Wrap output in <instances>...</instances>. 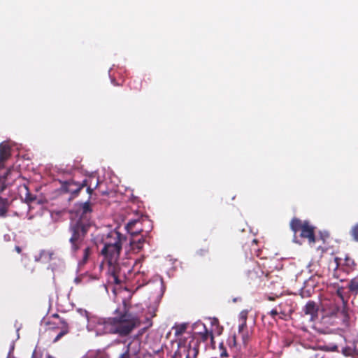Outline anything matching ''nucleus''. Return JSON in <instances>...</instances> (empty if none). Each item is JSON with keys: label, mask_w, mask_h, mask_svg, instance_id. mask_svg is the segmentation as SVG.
<instances>
[{"label": "nucleus", "mask_w": 358, "mask_h": 358, "mask_svg": "<svg viewBox=\"0 0 358 358\" xmlns=\"http://www.w3.org/2000/svg\"><path fill=\"white\" fill-rule=\"evenodd\" d=\"M198 323H199V322L194 324V325H193L194 331H201V327H196V325Z\"/></svg>", "instance_id": "34"}, {"label": "nucleus", "mask_w": 358, "mask_h": 358, "mask_svg": "<svg viewBox=\"0 0 358 358\" xmlns=\"http://www.w3.org/2000/svg\"><path fill=\"white\" fill-rule=\"evenodd\" d=\"M233 339H234V344H235L236 343V336H234Z\"/></svg>", "instance_id": "39"}, {"label": "nucleus", "mask_w": 358, "mask_h": 358, "mask_svg": "<svg viewBox=\"0 0 358 358\" xmlns=\"http://www.w3.org/2000/svg\"><path fill=\"white\" fill-rule=\"evenodd\" d=\"M99 358H109V357H108V356L106 355V356L100 357Z\"/></svg>", "instance_id": "38"}, {"label": "nucleus", "mask_w": 358, "mask_h": 358, "mask_svg": "<svg viewBox=\"0 0 358 358\" xmlns=\"http://www.w3.org/2000/svg\"><path fill=\"white\" fill-rule=\"evenodd\" d=\"M119 358H131L129 348L126 350V352L122 353Z\"/></svg>", "instance_id": "30"}, {"label": "nucleus", "mask_w": 358, "mask_h": 358, "mask_svg": "<svg viewBox=\"0 0 358 358\" xmlns=\"http://www.w3.org/2000/svg\"><path fill=\"white\" fill-rule=\"evenodd\" d=\"M144 222H150V221L147 216L141 215L136 219L129 220L125 227L126 230L132 236H137L144 231L142 227Z\"/></svg>", "instance_id": "7"}, {"label": "nucleus", "mask_w": 358, "mask_h": 358, "mask_svg": "<svg viewBox=\"0 0 358 358\" xmlns=\"http://www.w3.org/2000/svg\"><path fill=\"white\" fill-rule=\"evenodd\" d=\"M129 86L131 90H132L135 92H138L141 90L142 82L140 80H131L129 83Z\"/></svg>", "instance_id": "21"}, {"label": "nucleus", "mask_w": 358, "mask_h": 358, "mask_svg": "<svg viewBox=\"0 0 358 358\" xmlns=\"http://www.w3.org/2000/svg\"><path fill=\"white\" fill-rule=\"evenodd\" d=\"M15 250L17 253H19V254H20V253H21V252H22V249H21V248H20V246H17V245H16V246L15 247Z\"/></svg>", "instance_id": "33"}, {"label": "nucleus", "mask_w": 358, "mask_h": 358, "mask_svg": "<svg viewBox=\"0 0 358 358\" xmlns=\"http://www.w3.org/2000/svg\"><path fill=\"white\" fill-rule=\"evenodd\" d=\"M175 329V335L176 336H180L182 335L186 330L187 326L185 324H181L179 325H177L174 327Z\"/></svg>", "instance_id": "25"}, {"label": "nucleus", "mask_w": 358, "mask_h": 358, "mask_svg": "<svg viewBox=\"0 0 358 358\" xmlns=\"http://www.w3.org/2000/svg\"><path fill=\"white\" fill-rule=\"evenodd\" d=\"M132 268L126 264L115 263L109 265L108 271V282L120 285L130 278Z\"/></svg>", "instance_id": "4"}, {"label": "nucleus", "mask_w": 358, "mask_h": 358, "mask_svg": "<svg viewBox=\"0 0 358 358\" xmlns=\"http://www.w3.org/2000/svg\"><path fill=\"white\" fill-rule=\"evenodd\" d=\"M247 327V324L245 322V318H244L243 322L239 325L238 327V333H243L244 332L245 329Z\"/></svg>", "instance_id": "28"}, {"label": "nucleus", "mask_w": 358, "mask_h": 358, "mask_svg": "<svg viewBox=\"0 0 358 358\" xmlns=\"http://www.w3.org/2000/svg\"><path fill=\"white\" fill-rule=\"evenodd\" d=\"M86 182V181H83L81 183L76 182L73 180L64 181L62 183L61 188L64 192L71 193L73 197H76L87 185Z\"/></svg>", "instance_id": "8"}, {"label": "nucleus", "mask_w": 358, "mask_h": 358, "mask_svg": "<svg viewBox=\"0 0 358 358\" xmlns=\"http://www.w3.org/2000/svg\"><path fill=\"white\" fill-rule=\"evenodd\" d=\"M53 317H57V318H59V324H60V327L59 328L61 329V331L57 335V336L55 338V339L53 340V342L54 343H56L62 337H63L64 336H65L66 334H67L69 332V324L68 323L66 322V320H64V319L62 318H60L59 316L57 315V314H55L53 315Z\"/></svg>", "instance_id": "10"}, {"label": "nucleus", "mask_w": 358, "mask_h": 358, "mask_svg": "<svg viewBox=\"0 0 358 358\" xmlns=\"http://www.w3.org/2000/svg\"><path fill=\"white\" fill-rule=\"evenodd\" d=\"M127 241V237L117 230L110 231L103 240V247L101 255L108 265L117 263L122 249V245Z\"/></svg>", "instance_id": "3"}, {"label": "nucleus", "mask_w": 358, "mask_h": 358, "mask_svg": "<svg viewBox=\"0 0 358 358\" xmlns=\"http://www.w3.org/2000/svg\"><path fill=\"white\" fill-rule=\"evenodd\" d=\"M122 306V310H115V317L98 318L93 321L98 324L99 331L103 334L126 337L141 325L140 317L131 311V306L126 301H123Z\"/></svg>", "instance_id": "1"}, {"label": "nucleus", "mask_w": 358, "mask_h": 358, "mask_svg": "<svg viewBox=\"0 0 358 358\" xmlns=\"http://www.w3.org/2000/svg\"><path fill=\"white\" fill-rule=\"evenodd\" d=\"M303 311L306 315H309L311 318H313L317 313V308L315 302L309 301L303 308Z\"/></svg>", "instance_id": "13"}, {"label": "nucleus", "mask_w": 358, "mask_h": 358, "mask_svg": "<svg viewBox=\"0 0 358 358\" xmlns=\"http://www.w3.org/2000/svg\"><path fill=\"white\" fill-rule=\"evenodd\" d=\"M348 288L350 292L355 294H358V278H352L348 284Z\"/></svg>", "instance_id": "22"}, {"label": "nucleus", "mask_w": 358, "mask_h": 358, "mask_svg": "<svg viewBox=\"0 0 358 358\" xmlns=\"http://www.w3.org/2000/svg\"><path fill=\"white\" fill-rule=\"evenodd\" d=\"M93 178L90 177L89 178H86L85 180H83V181H86V185L84 186L87 187L86 189V191L87 192V194L90 195V198L92 196V194L94 191V189H96L99 184H100V181L99 180V178L96 179V182L94 183V186L92 187V182H93Z\"/></svg>", "instance_id": "15"}, {"label": "nucleus", "mask_w": 358, "mask_h": 358, "mask_svg": "<svg viewBox=\"0 0 358 358\" xmlns=\"http://www.w3.org/2000/svg\"><path fill=\"white\" fill-rule=\"evenodd\" d=\"M289 227L294 235L300 232L299 236L301 238L307 239L310 244L315 243V227L309 221H302L299 218L293 217L289 222Z\"/></svg>", "instance_id": "5"}, {"label": "nucleus", "mask_w": 358, "mask_h": 358, "mask_svg": "<svg viewBox=\"0 0 358 358\" xmlns=\"http://www.w3.org/2000/svg\"><path fill=\"white\" fill-rule=\"evenodd\" d=\"M334 261H335V262L336 264V268H338L339 264H340L341 259L338 258V257H335Z\"/></svg>", "instance_id": "32"}, {"label": "nucleus", "mask_w": 358, "mask_h": 358, "mask_svg": "<svg viewBox=\"0 0 358 358\" xmlns=\"http://www.w3.org/2000/svg\"><path fill=\"white\" fill-rule=\"evenodd\" d=\"M350 234L352 239L358 243V222L352 227Z\"/></svg>", "instance_id": "24"}, {"label": "nucleus", "mask_w": 358, "mask_h": 358, "mask_svg": "<svg viewBox=\"0 0 358 358\" xmlns=\"http://www.w3.org/2000/svg\"><path fill=\"white\" fill-rule=\"evenodd\" d=\"M6 177H0V192H3L6 188Z\"/></svg>", "instance_id": "27"}, {"label": "nucleus", "mask_w": 358, "mask_h": 358, "mask_svg": "<svg viewBox=\"0 0 358 358\" xmlns=\"http://www.w3.org/2000/svg\"><path fill=\"white\" fill-rule=\"evenodd\" d=\"M145 243V238L143 236H141L136 239L133 236L129 243L131 250L135 252H138L143 248Z\"/></svg>", "instance_id": "12"}, {"label": "nucleus", "mask_w": 358, "mask_h": 358, "mask_svg": "<svg viewBox=\"0 0 358 358\" xmlns=\"http://www.w3.org/2000/svg\"><path fill=\"white\" fill-rule=\"evenodd\" d=\"M10 207V202L7 198L0 196V217H5Z\"/></svg>", "instance_id": "16"}, {"label": "nucleus", "mask_w": 358, "mask_h": 358, "mask_svg": "<svg viewBox=\"0 0 358 358\" xmlns=\"http://www.w3.org/2000/svg\"><path fill=\"white\" fill-rule=\"evenodd\" d=\"M211 324L212 326L215 327V329L213 330V331H214L217 336H220L222 334L223 327L220 324L217 318H214Z\"/></svg>", "instance_id": "23"}, {"label": "nucleus", "mask_w": 358, "mask_h": 358, "mask_svg": "<svg viewBox=\"0 0 358 358\" xmlns=\"http://www.w3.org/2000/svg\"><path fill=\"white\" fill-rule=\"evenodd\" d=\"M268 299H269V300H273V298L269 297V298H268Z\"/></svg>", "instance_id": "41"}, {"label": "nucleus", "mask_w": 358, "mask_h": 358, "mask_svg": "<svg viewBox=\"0 0 358 358\" xmlns=\"http://www.w3.org/2000/svg\"><path fill=\"white\" fill-rule=\"evenodd\" d=\"M208 252V250L206 249V250H201L199 251V254L201 255H203L205 253H207Z\"/></svg>", "instance_id": "35"}, {"label": "nucleus", "mask_w": 358, "mask_h": 358, "mask_svg": "<svg viewBox=\"0 0 358 358\" xmlns=\"http://www.w3.org/2000/svg\"><path fill=\"white\" fill-rule=\"evenodd\" d=\"M269 315L271 316L273 319H275V317L277 315H280L279 318L284 319V317H286L287 315L285 311L282 310L281 304H279L278 307L271 310L269 313Z\"/></svg>", "instance_id": "19"}, {"label": "nucleus", "mask_w": 358, "mask_h": 358, "mask_svg": "<svg viewBox=\"0 0 358 358\" xmlns=\"http://www.w3.org/2000/svg\"><path fill=\"white\" fill-rule=\"evenodd\" d=\"M244 318H245V321H246L247 320V313L242 312L241 313V319L242 322H243Z\"/></svg>", "instance_id": "31"}, {"label": "nucleus", "mask_w": 358, "mask_h": 358, "mask_svg": "<svg viewBox=\"0 0 358 358\" xmlns=\"http://www.w3.org/2000/svg\"><path fill=\"white\" fill-rule=\"evenodd\" d=\"M328 315L333 317H342L343 320L348 318V310L343 303L342 307L336 304L335 302L331 303L327 310Z\"/></svg>", "instance_id": "9"}, {"label": "nucleus", "mask_w": 358, "mask_h": 358, "mask_svg": "<svg viewBox=\"0 0 358 358\" xmlns=\"http://www.w3.org/2000/svg\"><path fill=\"white\" fill-rule=\"evenodd\" d=\"M199 353V348L197 345L192 346L191 343L189 344L188 349L187 350V355L185 358H196Z\"/></svg>", "instance_id": "20"}, {"label": "nucleus", "mask_w": 358, "mask_h": 358, "mask_svg": "<svg viewBox=\"0 0 358 358\" xmlns=\"http://www.w3.org/2000/svg\"><path fill=\"white\" fill-rule=\"evenodd\" d=\"M344 271L349 273L355 271L357 268V264L355 260L350 256L346 255L344 259V263L343 264Z\"/></svg>", "instance_id": "14"}, {"label": "nucleus", "mask_w": 358, "mask_h": 358, "mask_svg": "<svg viewBox=\"0 0 358 358\" xmlns=\"http://www.w3.org/2000/svg\"><path fill=\"white\" fill-rule=\"evenodd\" d=\"M20 192L22 194L21 196L23 198L24 202L27 203H31V202L34 201L36 199V196L30 192L28 186L26 185H23L21 187Z\"/></svg>", "instance_id": "11"}, {"label": "nucleus", "mask_w": 358, "mask_h": 358, "mask_svg": "<svg viewBox=\"0 0 358 358\" xmlns=\"http://www.w3.org/2000/svg\"><path fill=\"white\" fill-rule=\"evenodd\" d=\"M92 204L88 200L76 206L71 213L69 226V243L73 252H77L85 244L87 234L93 224Z\"/></svg>", "instance_id": "2"}, {"label": "nucleus", "mask_w": 358, "mask_h": 358, "mask_svg": "<svg viewBox=\"0 0 358 358\" xmlns=\"http://www.w3.org/2000/svg\"><path fill=\"white\" fill-rule=\"evenodd\" d=\"M221 356H222V357H223V356H227V354L226 350H225L224 352H222V353H221Z\"/></svg>", "instance_id": "37"}, {"label": "nucleus", "mask_w": 358, "mask_h": 358, "mask_svg": "<svg viewBox=\"0 0 358 358\" xmlns=\"http://www.w3.org/2000/svg\"><path fill=\"white\" fill-rule=\"evenodd\" d=\"M242 336V338H243V343L244 345H246L247 344V342H248V333H245V332H243V333H240Z\"/></svg>", "instance_id": "29"}, {"label": "nucleus", "mask_w": 358, "mask_h": 358, "mask_svg": "<svg viewBox=\"0 0 358 358\" xmlns=\"http://www.w3.org/2000/svg\"><path fill=\"white\" fill-rule=\"evenodd\" d=\"M47 358H54V357L49 355L47 356Z\"/></svg>", "instance_id": "40"}, {"label": "nucleus", "mask_w": 358, "mask_h": 358, "mask_svg": "<svg viewBox=\"0 0 358 358\" xmlns=\"http://www.w3.org/2000/svg\"><path fill=\"white\" fill-rule=\"evenodd\" d=\"M258 243V241L257 239H253L252 241V245H257Z\"/></svg>", "instance_id": "36"}, {"label": "nucleus", "mask_w": 358, "mask_h": 358, "mask_svg": "<svg viewBox=\"0 0 358 358\" xmlns=\"http://www.w3.org/2000/svg\"><path fill=\"white\" fill-rule=\"evenodd\" d=\"M92 253V248L90 246L86 247L83 250V257L80 260L79 264L80 266L86 264L88 262L90 257L91 256Z\"/></svg>", "instance_id": "18"}, {"label": "nucleus", "mask_w": 358, "mask_h": 358, "mask_svg": "<svg viewBox=\"0 0 358 358\" xmlns=\"http://www.w3.org/2000/svg\"><path fill=\"white\" fill-rule=\"evenodd\" d=\"M196 327H201V331H195L193 332L192 338L196 340V344L193 346L197 345L199 348V343H204L208 345L210 343L213 348H215V342L214 341V334L213 330H209L205 324L199 322L196 325Z\"/></svg>", "instance_id": "6"}, {"label": "nucleus", "mask_w": 358, "mask_h": 358, "mask_svg": "<svg viewBox=\"0 0 358 358\" xmlns=\"http://www.w3.org/2000/svg\"><path fill=\"white\" fill-rule=\"evenodd\" d=\"M10 156V147L3 143L0 144V163L3 162L9 158Z\"/></svg>", "instance_id": "17"}, {"label": "nucleus", "mask_w": 358, "mask_h": 358, "mask_svg": "<svg viewBox=\"0 0 358 358\" xmlns=\"http://www.w3.org/2000/svg\"><path fill=\"white\" fill-rule=\"evenodd\" d=\"M322 349L327 352H335L338 350V346L336 345H332L331 346L324 345Z\"/></svg>", "instance_id": "26"}]
</instances>
